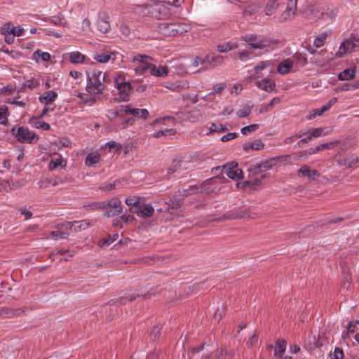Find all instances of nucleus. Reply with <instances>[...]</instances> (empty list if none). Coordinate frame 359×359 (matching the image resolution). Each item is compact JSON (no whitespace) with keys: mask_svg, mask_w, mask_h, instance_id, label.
I'll return each mask as SVG.
<instances>
[{"mask_svg":"<svg viewBox=\"0 0 359 359\" xmlns=\"http://www.w3.org/2000/svg\"><path fill=\"white\" fill-rule=\"evenodd\" d=\"M105 88V74L99 69H94L88 75L86 90L93 95L102 94Z\"/></svg>","mask_w":359,"mask_h":359,"instance_id":"1","label":"nucleus"},{"mask_svg":"<svg viewBox=\"0 0 359 359\" xmlns=\"http://www.w3.org/2000/svg\"><path fill=\"white\" fill-rule=\"evenodd\" d=\"M151 58L146 55H137L134 56L133 62L135 65V72L137 74H143L147 71H150V60Z\"/></svg>","mask_w":359,"mask_h":359,"instance_id":"2","label":"nucleus"},{"mask_svg":"<svg viewBox=\"0 0 359 359\" xmlns=\"http://www.w3.org/2000/svg\"><path fill=\"white\" fill-rule=\"evenodd\" d=\"M241 39L248 43L250 49H263L270 45V41L268 39H259L257 36L255 34H247L242 36Z\"/></svg>","mask_w":359,"mask_h":359,"instance_id":"3","label":"nucleus"},{"mask_svg":"<svg viewBox=\"0 0 359 359\" xmlns=\"http://www.w3.org/2000/svg\"><path fill=\"white\" fill-rule=\"evenodd\" d=\"M298 0H287L285 10L275 18L279 22H283L292 20L297 12V5Z\"/></svg>","mask_w":359,"mask_h":359,"instance_id":"4","label":"nucleus"},{"mask_svg":"<svg viewBox=\"0 0 359 359\" xmlns=\"http://www.w3.org/2000/svg\"><path fill=\"white\" fill-rule=\"evenodd\" d=\"M17 140L22 143H32L38 140V137L27 128L20 127L15 133Z\"/></svg>","mask_w":359,"mask_h":359,"instance_id":"5","label":"nucleus"},{"mask_svg":"<svg viewBox=\"0 0 359 359\" xmlns=\"http://www.w3.org/2000/svg\"><path fill=\"white\" fill-rule=\"evenodd\" d=\"M355 44L351 40H345L340 45L338 51L335 53L334 57H330L325 61L322 62V65L329 63L334 58H340L344 57L346 54L351 53L355 48Z\"/></svg>","mask_w":359,"mask_h":359,"instance_id":"6","label":"nucleus"},{"mask_svg":"<svg viewBox=\"0 0 359 359\" xmlns=\"http://www.w3.org/2000/svg\"><path fill=\"white\" fill-rule=\"evenodd\" d=\"M124 112L126 114L133 115L135 117L147 119L149 116V111L146 109L130 108L129 106H121L119 111L114 112V116H119V112Z\"/></svg>","mask_w":359,"mask_h":359,"instance_id":"7","label":"nucleus"},{"mask_svg":"<svg viewBox=\"0 0 359 359\" xmlns=\"http://www.w3.org/2000/svg\"><path fill=\"white\" fill-rule=\"evenodd\" d=\"M222 173L232 180H238L243 177L242 170L238 168L237 163L225 165L222 168Z\"/></svg>","mask_w":359,"mask_h":359,"instance_id":"8","label":"nucleus"},{"mask_svg":"<svg viewBox=\"0 0 359 359\" xmlns=\"http://www.w3.org/2000/svg\"><path fill=\"white\" fill-rule=\"evenodd\" d=\"M150 15L156 19H161L168 15V9L163 4H156L152 5L149 8Z\"/></svg>","mask_w":359,"mask_h":359,"instance_id":"9","label":"nucleus"},{"mask_svg":"<svg viewBox=\"0 0 359 359\" xmlns=\"http://www.w3.org/2000/svg\"><path fill=\"white\" fill-rule=\"evenodd\" d=\"M290 158L289 156H276L266 161H262L260 163L261 168L263 172H265L271 168H273L276 163L279 162H282L283 161H287Z\"/></svg>","mask_w":359,"mask_h":359,"instance_id":"10","label":"nucleus"},{"mask_svg":"<svg viewBox=\"0 0 359 359\" xmlns=\"http://www.w3.org/2000/svg\"><path fill=\"white\" fill-rule=\"evenodd\" d=\"M339 165H345L347 168H357L359 165V158L355 154H351L338 161Z\"/></svg>","mask_w":359,"mask_h":359,"instance_id":"11","label":"nucleus"},{"mask_svg":"<svg viewBox=\"0 0 359 359\" xmlns=\"http://www.w3.org/2000/svg\"><path fill=\"white\" fill-rule=\"evenodd\" d=\"M116 53L115 52H104L96 53L93 58L100 63H107L109 61L116 60Z\"/></svg>","mask_w":359,"mask_h":359,"instance_id":"12","label":"nucleus"},{"mask_svg":"<svg viewBox=\"0 0 359 359\" xmlns=\"http://www.w3.org/2000/svg\"><path fill=\"white\" fill-rule=\"evenodd\" d=\"M299 177H308L310 180H315L318 177L319 172L317 170H311L309 167L306 165H302L297 171Z\"/></svg>","mask_w":359,"mask_h":359,"instance_id":"13","label":"nucleus"},{"mask_svg":"<svg viewBox=\"0 0 359 359\" xmlns=\"http://www.w3.org/2000/svg\"><path fill=\"white\" fill-rule=\"evenodd\" d=\"M154 212V208L150 204L140 203L137 211L135 212L138 216L146 218L150 217Z\"/></svg>","mask_w":359,"mask_h":359,"instance_id":"14","label":"nucleus"},{"mask_svg":"<svg viewBox=\"0 0 359 359\" xmlns=\"http://www.w3.org/2000/svg\"><path fill=\"white\" fill-rule=\"evenodd\" d=\"M1 28L6 33L11 34L15 36H20L24 32L23 27L21 26L15 27L13 23L10 22L4 24Z\"/></svg>","mask_w":359,"mask_h":359,"instance_id":"15","label":"nucleus"},{"mask_svg":"<svg viewBox=\"0 0 359 359\" xmlns=\"http://www.w3.org/2000/svg\"><path fill=\"white\" fill-rule=\"evenodd\" d=\"M294 67V61L292 59H286L282 61L277 67V72L282 75L288 74Z\"/></svg>","mask_w":359,"mask_h":359,"instance_id":"16","label":"nucleus"},{"mask_svg":"<svg viewBox=\"0 0 359 359\" xmlns=\"http://www.w3.org/2000/svg\"><path fill=\"white\" fill-rule=\"evenodd\" d=\"M69 61L73 64L88 63L89 59L86 56L79 51H74L69 53Z\"/></svg>","mask_w":359,"mask_h":359,"instance_id":"17","label":"nucleus"},{"mask_svg":"<svg viewBox=\"0 0 359 359\" xmlns=\"http://www.w3.org/2000/svg\"><path fill=\"white\" fill-rule=\"evenodd\" d=\"M97 29L101 33H107L110 29V24L109 22V16L107 13H104L102 16H100L97 21Z\"/></svg>","mask_w":359,"mask_h":359,"instance_id":"18","label":"nucleus"},{"mask_svg":"<svg viewBox=\"0 0 359 359\" xmlns=\"http://www.w3.org/2000/svg\"><path fill=\"white\" fill-rule=\"evenodd\" d=\"M57 97V93L53 90L46 91L39 97L41 103L46 105L51 104Z\"/></svg>","mask_w":359,"mask_h":359,"instance_id":"19","label":"nucleus"},{"mask_svg":"<svg viewBox=\"0 0 359 359\" xmlns=\"http://www.w3.org/2000/svg\"><path fill=\"white\" fill-rule=\"evenodd\" d=\"M280 5V0H268L264 8V13L267 16L273 15L278 9Z\"/></svg>","mask_w":359,"mask_h":359,"instance_id":"20","label":"nucleus"},{"mask_svg":"<svg viewBox=\"0 0 359 359\" xmlns=\"http://www.w3.org/2000/svg\"><path fill=\"white\" fill-rule=\"evenodd\" d=\"M66 163H64L63 158L60 154H55L51 156V160L49 163V169L53 170L58 167H65Z\"/></svg>","mask_w":359,"mask_h":359,"instance_id":"21","label":"nucleus"},{"mask_svg":"<svg viewBox=\"0 0 359 359\" xmlns=\"http://www.w3.org/2000/svg\"><path fill=\"white\" fill-rule=\"evenodd\" d=\"M149 72L151 75L155 76L165 77L168 74V69L165 66L156 67L151 64Z\"/></svg>","mask_w":359,"mask_h":359,"instance_id":"22","label":"nucleus"},{"mask_svg":"<svg viewBox=\"0 0 359 359\" xmlns=\"http://www.w3.org/2000/svg\"><path fill=\"white\" fill-rule=\"evenodd\" d=\"M257 86L264 90L271 92L272 91L276 86V83L273 81L264 79L256 82Z\"/></svg>","mask_w":359,"mask_h":359,"instance_id":"23","label":"nucleus"},{"mask_svg":"<svg viewBox=\"0 0 359 359\" xmlns=\"http://www.w3.org/2000/svg\"><path fill=\"white\" fill-rule=\"evenodd\" d=\"M264 143L261 140H256L252 142L245 143L243 145V149L248 152L251 150L259 151L264 148Z\"/></svg>","mask_w":359,"mask_h":359,"instance_id":"24","label":"nucleus"},{"mask_svg":"<svg viewBox=\"0 0 359 359\" xmlns=\"http://www.w3.org/2000/svg\"><path fill=\"white\" fill-rule=\"evenodd\" d=\"M271 65L270 61L259 62L255 67V74L250 76V80H254L259 77V74L262 70L269 67Z\"/></svg>","mask_w":359,"mask_h":359,"instance_id":"25","label":"nucleus"},{"mask_svg":"<svg viewBox=\"0 0 359 359\" xmlns=\"http://www.w3.org/2000/svg\"><path fill=\"white\" fill-rule=\"evenodd\" d=\"M141 203V199L139 197H130L126 199V204L129 207V211L131 213H135Z\"/></svg>","mask_w":359,"mask_h":359,"instance_id":"26","label":"nucleus"},{"mask_svg":"<svg viewBox=\"0 0 359 359\" xmlns=\"http://www.w3.org/2000/svg\"><path fill=\"white\" fill-rule=\"evenodd\" d=\"M356 67L353 69H346L338 74L340 81H349L355 78Z\"/></svg>","mask_w":359,"mask_h":359,"instance_id":"27","label":"nucleus"},{"mask_svg":"<svg viewBox=\"0 0 359 359\" xmlns=\"http://www.w3.org/2000/svg\"><path fill=\"white\" fill-rule=\"evenodd\" d=\"M24 311L20 309H13L4 308L0 310V316L3 318H12L13 316H20Z\"/></svg>","mask_w":359,"mask_h":359,"instance_id":"28","label":"nucleus"},{"mask_svg":"<svg viewBox=\"0 0 359 359\" xmlns=\"http://www.w3.org/2000/svg\"><path fill=\"white\" fill-rule=\"evenodd\" d=\"M338 143H339V142L335 141V142H330L322 144L320 145L316 146L314 148L310 149L309 150V154H316L319 151H323L325 149H330L333 148L335 145H337Z\"/></svg>","mask_w":359,"mask_h":359,"instance_id":"29","label":"nucleus"},{"mask_svg":"<svg viewBox=\"0 0 359 359\" xmlns=\"http://www.w3.org/2000/svg\"><path fill=\"white\" fill-rule=\"evenodd\" d=\"M102 208V209L104 208H113L114 210H121V212H122L123 209L121 206V201L117 198H113L109 200L106 203H103V206H100Z\"/></svg>","mask_w":359,"mask_h":359,"instance_id":"30","label":"nucleus"},{"mask_svg":"<svg viewBox=\"0 0 359 359\" xmlns=\"http://www.w3.org/2000/svg\"><path fill=\"white\" fill-rule=\"evenodd\" d=\"M238 46V44L237 43L228 41L219 44L217 49L220 53H227L231 50L236 49Z\"/></svg>","mask_w":359,"mask_h":359,"instance_id":"31","label":"nucleus"},{"mask_svg":"<svg viewBox=\"0 0 359 359\" xmlns=\"http://www.w3.org/2000/svg\"><path fill=\"white\" fill-rule=\"evenodd\" d=\"M286 344V341L283 339H279L276 341L275 356L279 357L285 352Z\"/></svg>","mask_w":359,"mask_h":359,"instance_id":"32","label":"nucleus"},{"mask_svg":"<svg viewBox=\"0 0 359 359\" xmlns=\"http://www.w3.org/2000/svg\"><path fill=\"white\" fill-rule=\"evenodd\" d=\"M119 93L124 97L128 96L131 91V85L129 82H123L117 84Z\"/></svg>","mask_w":359,"mask_h":359,"instance_id":"33","label":"nucleus"},{"mask_svg":"<svg viewBox=\"0 0 359 359\" xmlns=\"http://www.w3.org/2000/svg\"><path fill=\"white\" fill-rule=\"evenodd\" d=\"M206 61L212 66L219 65L223 62V57L221 55H208L205 57Z\"/></svg>","mask_w":359,"mask_h":359,"instance_id":"34","label":"nucleus"},{"mask_svg":"<svg viewBox=\"0 0 359 359\" xmlns=\"http://www.w3.org/2000/svg\"><path fill=\"white\" fill-rule=\"evenodd\" d=\"M33 57L38 62L39 58H41L44 62H48L50 60V55L47 52H42L37 50L34 52Z\"/></svg>","mask_w":359,"mask_h":359,"instance_id":"35","label":"nucleus"},{"mask_svg":"<svg viewBox=\"0 0 359 359\" xmlns=\"http://www.w3.org/2000/svg\"><path fill=\"white\" fill-rule=\"evenodd\" d=\"M176 133V130L174 128H169V129H164V130H160L156 132H155L153 134V137L155 138H159L163 135H174Z\"/></svg>","mask_w":359,"mask_h":359,"instance_id":"36","label":"nucleus"},{"mask_svg":"<svg viewBox=\"0 0 359 359\" xmlns=\"http://www.w3.org/2000/svg\"><path fill=\"white\" fill-rule=\"evenodd\" d=\"M72 223L74 231L84 230L89 226V222L87 220L75 221Z\"/></svg>","mask_w":359,"mask_h":359,"instance_id":"37","label":"nucleus"},{"mask_svg":"<svg viewBox=\"0 0 359 359\" xmlns=\"http://www.w3.org/2000/svg\"><path fill=\"white\" fill-rule=\"evenodd\" d=\"M32 123L34 126L35 128H41L44 130H48L50 128V126L48 123L44 121H41L36 118H33L32 119Z\"/></svg>","mask_w":359,"mask_h":359,"instance_id":"38","label":"nucleus"},{"mask_svg":"<svg viewBox=\"0 0 359 359\" xmlns=\"http://www.w3.org/2000/svg\"><path fill=\"white\" fill-rule=\"evenodd\" d=\"M314 14H316V18L318 19H333L336 16V13L334 11H332L330 13L327 12H320V11H315L313 12Z\"/></svg>","mask_w":359,"mask_h":359,"instance_id":"39","label":"nucleus"},{"mask_svg":"<svg viewBox=\"0 0 359 359\" xmlns=\"http://www.w3.org/2000/svg\"><path fill=\"white\" fill-rule=\"evenodd\" d=\"M359 88V80L353 83H343L339 87L341 91H348Z\"/></svg>","mask_w":359,"mask_h":359,"instance_id":"40","label":"nucleus"},{"mask_svg":"<svg viewBox=\"0 0 359 359\" xmlns=\"http://www.w3.org/2000/svg\"><path fill=\"white\" fill-rule=\"evenodd\" d=\"M140 297L139 294H128V295L121 297L117 299L116 302L121 304H125L128 302H133L136 299L137 297Z\"/></svg>","mask_w":359,"mask_h":359,"instance_id":"41","label":"nucleus"},{"mask_svg":"<svg viewBox=\"0 0 359 359\" xmlns=\"http://www.w3.org/2000/svg\"><path fill=\"white\" fill-rule=\"evenodd\" d=\"M227 128L220 123H212L209 128L210 133L227 131Z\"/></svg>","mask_w":359,"mask_h":359,"instance_id":"42","label":"nucleus"},{"mask_svg":"<svg viewBox=\"0 0 359 359\" xmlns=\"http://www.w3.org/2000/svg\"><path fill=\"white\" fill-rule=\"evenodd\" d=\"M252 107L246 104L243 106L238 111L237 116L240 118L247 117L251 113Z\"/></svg>","mask_w":359,"mask_h":359,"instance_id":"43","label":"nucleus"},{"mask_svg":"<svg viewBox=\"0 0 359 359\" xmlns=\"http://www.w3.org/2000/svg\"><path fill=\"white\" fill-rule=\"evenodd\" d=\"M173 27L172 24L163 22L159 25V30L164 34H170V32L174 31Z\"/></svg>","mask_w":359,"mask_h":359,"instance_id":"44","label":"nucleus"},{"mask_svg":"<svg viewBox=\"0 0 359 359\" xmlns=\"http://www.w3.org/2000/svg\"><path fill=\"white\" fill-rule=\"evenodd\" d=\"M50 235L52 238L55 239L66 238L69 235V232L60 230V228H57V230L52 231Z\"/></svg>","mask_w":359,"mask_h":359,"instance_id":"45","label":"nucleus"},{"mask_svg":"<svg viewBox=\"0 0 359 359\" xmlns=\"http://www.w3.org/2000/svg\"><path fill=\"white\" fill-rule=\"evenodd\" d=\"M327 37V33H323V34H320L318 37H316L313 41V44L315 46V47L320 48V47L323 46L325 43Z\"/></svg>","mask_w":359,"mask_h":359,"instance_id":"46","label":"nucleus"},{"mask_svg":"<svg viewBox=\"0 0 359 359\" xmlns=\"http://www.w3.org/2000/svg\"><path fill=\"white\" fill-rule=\"evenodd\" d=\"M100 160V156L95 154H89L86 159V164L88 166H91L96 163H97Z\"/></svg>","mask_w":359,"mask_h":359,"instance_id":"47","label":"nucleus"},{"mask_svg":"<svg viewBox=\"0 0 359 359\" xmlns=\"http://www.w3.org/2000/svg\"><path fill=\"white\" fill-rule=\"evenodd\" d=\"M259 128L258 124H252L241 128V132L244 135H248L255 131H256Z\"/></svg>","mask_w":359,"mask_h":359,"instance_id":"48","label":"nucleus"},{"mask_svg":"<svg viewBox=\"0 0 359 359\" xmlns=\"http://www.w3.org/2000/svg\"><path fill=\"white\" fill-rule=\"evenodd\" d=\"M308 131L310 133V135L313 139L318 138L324 135L323 134L324 128H321V127L316 128H311Z\"/></svg>","mask_w":359,"mask_h":359,"instance_id":"49","label":"nucleus"},{"mask_svg":"<svg viewBox=\"0 0 359 359\" xmlns=\"http://www.w3.org/2000/svg\"><path fill=\"white\" fill-rule=\"evenodd\" d=\"M201 189V187L197 185L189 186L188 189L183 190V196H188L192 194L198 193Z\"/></svg>","mask_w":359,"mask_h":359,"instance_id":"50","label":"nucleus"},{"mask_svg":"<svg viewBox=\"0 0 359 359\" xmlns=\"http://www.w3.org/2000/svg\"><path fill=\"white\" fill-rule=\"evenodd\" d=\"M1 34L4 36V41L8 44H12L15 41V36L11 34L6 33L3 29H0Z\"/></svg>","mask_w":359,"mask_h":359,"instance_id":"51","label":"nucleus"},{"mask_svg":"<svg viewBox=\"0 0 359 359\" xmlns=\"http://www.w3.org/2000/svg\"><path fill=\"white\" fill-rule=\"evenodd\" d=\"M225 314V309L223 306L218 307L214 314V319L216 321H219Z\"/></svg>","mask_w":359,"mask_h":359,"instance_id":"52","label":"nucleus"},{"mask_svg":"<svg viewBox=\"0 0 359 359\" xmlns=\"http://www.w3.org/2000/svg\"><path fill=\"white\" fill-rule=\"evenodd\" d=\"M57 228H60V230H63L65 231H69V234L74 231L72 222H66L60 225H57Z\"/></svg>","mask_w":359,"mask_h":359,"instance_id":"53","label":"nucleus"},{"mask_svg":"<svg viewBox=\"0 0 359 359\" xmlns=\"http://www.w3.org/2000/svg\"><path fill=\"white\" fill-rule=\"evenodd\" d=\"M39 86V82L37 80H35V79L27 80L23 84V86L25 88H28L29 89L36 88Z\"/></svg>","mask_w":359,"mask_h":359,"instance_id":"54","label":"nucleus"},{"mask_svg":"<svg viewBox=\"0 0 359 359\" xmlns=\"http://www.w3.org/2000/svg\"><path fill=\"white\" fill-rule=\"evenodd\" d=\"M290 59L294 61V64L300 62L302 65H305L307 62L306 58L299 53L294 55Z\"/></svg>","mask_w":359,"mask_h":359,"instance_id":"55","label":"nucleus"},{"mask_svg":"<svg viewBox=\"0 0 359 359\" xmlns=\"http://www.w3.org/2000/svg\"><path fill=\"white\" fill-rule=\"evenodd\" d=\"M105 211L104 212V215L106 217H111L115 215H118L121 213V210H114L113 208H104Z\"/></svg>","mask_w":359,"mask_h":359,"instance_id":"56","label":"nucleus"},{"mask_svg":"<svg viewBox=\"0 0 359 359\" xmlns=\"http://www.w3.org/2000/svg\"><path fill=\"white\" fill-rule=\"evenodd\" d=\"M259 6L256 5H250L248 7H247L244 11L245 15H252L255 13H256L259 11Z\"/></svg>","mask_w":359,"mask_h":359,"instance_id":"57","label":"nucleus"},{"mask_svg":"<svg viewBox=\"0 0 359 359\" xmlns=\"http://www.w3.org/2000/svg\"><path fill=\"white\" fill-rule=\"evenodd\" d=\"M181 161L180 160H174L170 168H168V173L172 174L174 173L180 166H181Z\"/></svg>","mask_w":359,"mask_h":359,"instance_id":"58","label":"nucleus"},{"mask_svg":"<svg viewBox=\"0 0 359 359\" xmlns=\"http://www.w3.org/2000/svg\"><path fill=\"white\" fill-rule=\"evenodd\" d=\"M236 54L241 61H246L250 58V53L248 50L238 51Z\"/></svg>","mask_w":359,"mask_h":359,"instance_id":"59","label":"nucleus"},{"mask_svg":"<svg viewBox=\"0 0 359 359\" xmlns=\"http://www.w3.org/2000/svg\"><path fill=\"white\" fill-rule=\"evenodd\" d=\"M249 170L252 175H257L258 173L263 172L262 169L261 168L260 163H256L255 165H252L250 166Z\"/></svg>","mask_w":359,"mask_h":359,"instance_id":"60","label":"nucleus"},{"mask_svg":"<svg viewBox=\"0 0 359 359\" xmlns=\"http://www.w3.org/2000/svg\"><path fill=\"white\" fill-rule=\"evenodd\" d=\"M19 212H20V214L22 215H24L25 217V220H28L30 218H32V212L27 210V209L26 208V207H22V208H20L19 209Z\"/></svg>","mask_w":359,"mask_h":359,"instance_id":"61","label":"nucleus"},{"mask_svg":"<svg viewBox=\"0 0 359 359\" xmlns=\"http://www.w3.org/2000/svg\"><path fill=\"white\" fill-rule=\"evenodd\" d=\"M238 136L237 133H229L224 136L222 137L221 140L223 142H228L229 140L235 139Z\"/></svg>","mask_w":359,"mask_h":359,"instance_id":"62","label":"nucleus"},{"mask_svg":"<svg viewBox=\"0 0 359 359\" xmlns=\"http://www.w3.org/2000/svg\"><path fill=\"white\" fill-rule=\"evenodd\" d=\"M134 219L135 218L131 215H123L118 218L117 222H123V223H129L132 222Z\"/></svg>","mask_w":359,"mask_h":359,"instance_id":"63","label":"nucleus"},{"mask_svg":"<svg viewBox=\"0 0 359 359\" xmlns=\"http://www.w3.org/2000/svg\"><path fill=\"white\" fill-rule=\"evenodd\" d=\"M334 359H344L343 350L338 347L335 348L334 351Z\"/></svg>","mask_w":359,"mask_h":359,"instance_id":"64","label":"nucleus"}]
</instances>
